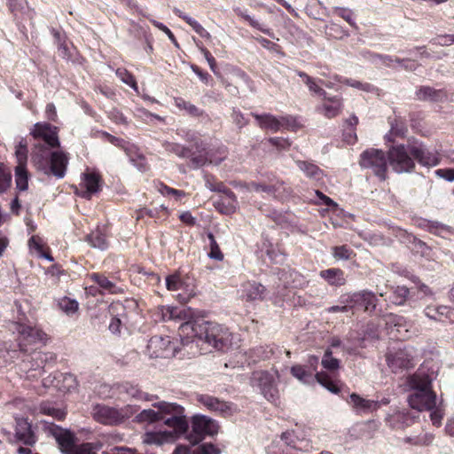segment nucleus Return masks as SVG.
<instances>
[{
	"mask_svg": "<svg viewBox=\"0 0 454 454\" xmlns=\"http://www.w3.org/2000/svg\"><path fill=\"white\" fill-rule=\"evenodd\" d=\"M34 138L42 140L48 147L41 144L35 145L32 160L36 168L46 175H53L63 178L68 164V156L62 151L51 152L50 148L59 145L58 129L49 123H35L31 131Z\"/></svg>",
	"mask_w": 454,
	"mask_h": 454,
	"instance_id": "obj_1",
	"label": "nucleus"
},
{
	"mask_svg": "<svg viewBox=\"0 0 454 454\" xmlns=\"http://www.w3.org/2000/svg\"><path fill=\"white\" fill-rule=\"evenodd\" d=\"M178 333L184 346L195 342L207 344L216 350H223L231 344V334L228 328L204 318L187 320L181 324Z\"/></svg>",
	"mask_w": 454,
	"mask_h": 454,
	"instance_id": "obj_2",
	"label": "nucleus"
},
{
	"mask_svg": "<svg viewBox=\"0 0 454 454\" xmlns=\"http://www.w3.org/2000/svg\"><path fill=\"white\" fill-rule=\"evenodd\" d=\"M153 407L154 409H145L139 412L136 416V421L154 423L162 420L165 426L176 432H187L189 423L183 406L161 401L153 403Z\"/></svg>",
	"mask_w": 454,
	"mask_h": 454,
	"instance_id": "obj_3",
	"label": "nucleus"
},
{
	"mask_svg": "<svg viewBox=\"0 0 454 454\" xmlns=\"http://www.w3.org/2000/svg\"><path fill=\"white\" fill-rule=\"evenodd\" d=\"M138 411L137 406L127 404L122 407L98 403L92 408L93 419L103 425L118 426L124 423Z\"/></svg>",
	"mask_w": 454,
	"mask_h": 454,
	"instance_id": "obj_4",
	"label": "nucleus"
},
{
	"mask_svg": "<svg viewBox=\"0 0 454 454\" xmlns=\"http://www.w3.org/2000/svg\"><path fill=\"white\" fill-rule=\"evenodd\" d=\"M411 149L412 144L397 145L389 148L387 159L395 173H411L415 169V159Z\"/></svg>",
	"mask_w": 454,
	"mask_h": 454,
	"instance_id": "obj_5",
	"label": "nucleus"
},
{
	"mask_svg": "<svg viewBox=\"0 0 454 454\" xmlns=\"http://www.w3.org/2000/svg\"><path fill=\"white\" fill-rule=\"evenodd\" d=\"M387 158L382 150L370 148L362 153L359 164L363 168L370 169L381 181L387 174Z\"/></svg>",
	"mask_w": 454,
	"mask_h": 454,
	"instance_id": "obj_6",
	"label": "nucleus"
},
{
	"mask_svg": "<svg viewBox=\"0 0 454 454\" xmlns=\"http://www.w3.org/2000/svg\"><path fill=\"white\" fill-rule=\"evenodd\" d=\"M192 433L187 435V439L192 445H196L206 435L217 434L219 426L215 420L205 415H194L192 419Z\"/></svg>",
	"mask_w": 454,
	"mask_h": 454,
	"instance_id": "obj_7",
	"label": "nucleus"
},
{
	"mask_svg": "<svg viewBox=\"0 0 454 454\" xmlns=\"http://www.w3.org/2000/svg\"><path fill=\"white\" fill-rule=\"evenodd\" d=\"M15 331L19 334V346L20 350L24 352L29 351V346L45 345L48 337L47 334L40 328L24 324H15Z\"/></svg>",
	"mask_w": 454,
	"mask_h": 454,
	"instance_id": "obj_8",
	"label": "nucleus"
},
{
	"mask_svg": "<svg viewBox=\"0 0 454 454\" xmlns=\"http://www.w3.org/2000/svg\"><path fill=\"white\" fill-rule=\"evenodd\" d=\"M43 427L44 432L55 439L63 454H69L74 450L75 437L69 430L49 421H43Z\"/></svg>",
	"mask_w": 454,
	"mask_h": 454,
	"instance_id": "obj_9",
	"label": "nucleus"
},
{
	"mask_svg": "<svg viewBox=\"0 0 454 454\" xmlns=\"http://www.w3.org/2000/svg\"><path fill=\"white\" fill-rule=\"evenodd\" d=\"M252 385L257 387L263 396L271 402L276 401L278 397V388L275 380V375L269 372H254L251 378Z\"/></svg>",
	"mask_w": 454,
	"mask_h": 454,
	"instance_id": "obj_10",
	"label": "nucleus"
},
{
	"mask_svg": "<svg viewBox=\"0 0 454 454\" xmlns=\"http://www.w3.org/2000/svg\"><path fill=\"white\" fill-rule=\"evenodd\" d=\"M415 350L411 347H404L395 352L387 354V363L393 372L400 370L409 369L414 365Z\"/></svg>",
	"mask_w": 454,
	"mask_h": 454,
	"instance_id": "obj_11",
	"label": "nucleus"
},
{
	"mask_svg": "<svg viewBox=\"0 0 454 454\" xmlns=\"http://www.w3.org/2000/svg\"><path fill=\"white\" fill-rule=\"evenodd\" d=\"M407 400L411 408L419 411L436 408V395L432 389L413 392L409 395Z\"/></svg>",
	"mask_w": 454,
	"mask_h": 454,
	"instance_id": "obj_12",
	"label": "nucleus"
},
{
	"mask_svg": "<svg viewBox=\"0 0 454 454\" xmlns=\"http://www.w3.org/2000/svg\"><path fill=\"white\" fill-rule=\"evenodd\" d=\"M197 401L209 411L225 417L232 415L236 411L231 403L209 395H200L197 396Z\"/></svg>",
	"mask_w": 454,
	"mask_h": 454,
	"instance_id": "obj_13",
	"label": "nucleus"
},
{
	"mask_svg": "<svg viewBox=\"0 0 454 454\" xmlns=\"http://www.w3.org/2000/svg\"><path fill=\"white\" fill-rule=\"evenodd\" d=\"M188 141H193L194 142V147L196 148L197 152L199 153L198 155L191 154L190 156V162L191 167L192 168H199L207 163H212L218 165L220 164L223 159L225 158V155L219 159H212L209 157L208 153L206 152V145L203 144V142L200 139H193L192 137H187L186 138Z\"/></svg>",
	"mask_w": 454,
	"mask_h": 454,
	"instance_id": "obj_14",
	"label": "nucleus"
},
{
	"mask_svg": "<svg viewBox=\"0 0 454 454\" xmlns=\"http://www.w3.org/2000/svg\"><path fill=\"white\" fill-rule=\"evenodd\" d=\"M155 315L162 321L192 320L191 309L181 307L160 306L157 308Z\"/></svg>",
	"mask_w": 454,
	"mask_h": 454,
	"instance_id": "obj_15",
	"label": "nucleus"
},
{
	"mask_svg": "<svg viewBox=\"0 0 454 454\" xmlns=\"http://www.w3.org/2000/svg\"><path fill=\"white\" fill-rule=\"evenodd\" d=\"M185 432L172 431H148L143 435V442L149 445L161 446L165 443L173 442Z\"/></svg>",
	"mask_w": 454,
	"mask_h": 454,
	"instance_id": "obj_16",
	"label": "nucleus"
},
{
	"mask_svg": "<svg viewBox=\"0 0 454 454\" xmlns=\"http://www.w3.org/2000/svg\"><path fill=\"white\" fill-rule=\"evenodd\" d=\"M15 439L16 442L27 446H32L36 442L35 434L32 429V425L27 419L15 417Z\"/></svg>",
	"mask_w": 454,
	"mask_h": 454,
	"instance_id": "obj_17",
	"label": "nucleus"
},
{
	"mask_svg": "<svg viewBox=\"0 0 454 454\" xmlns=\"http://www.w3.org/2000/svg\"><path fill=\"white\" fill-rule=\"evenodd\" d=\"M424 314L431 320L442 323H454V309L444 305H428Z\"/></svg>",
	"mask_w": 454,
	"mask_h": 454,
	"instance_id": "obj_18",
	"label": "nucleus"
},
{
	"mask_svg": "<svg viewBox=\"0 0 454 454\" xmlns=\"http://www.w3.org/2000/svg\"><path fill=\"white\" fill-rule=\"evenodd\" d=\"M252 115L256 120L260 128L270 130L271 132H277L281 129L288 126V120L286 117L277 118L276 116L270 114H252Z\"/></svg>",
	"mask_w": 454,
	"mask_h": 454,
	"instance_id": "obj_19",
	"label": "nucleus"
},
{
	"mask_svg": "<svg viewBox=\"0 0 454 454\" xmlns=\"http://www.w3.org/2000/svg\"><path fill=\"white\" fill-rule=\"evenodd\" d=\"M412 156L417 161L425 167H434L439 163L437 153L430 152L423 144H412Z\"/></svg>",
	"mask_w": 454,
	"mask_h": 454,
	"instance_id": "obj_20",
	"label": "nucleus"
},
{
	"mask_svg": "<svg viewBox=\"0 0 454 454\" xmlns=\"http://www.w3.org/2000/svg\"><path fill=\"white\" fill-rule=\"evenodd\" d=\"M348 403L356 414H368L380 408V403L374 400L365 399L356 393L349 395Z\"/></svg>",
	"mask_w": 454,
	"mask_h": 454,
	"instance_id": "obj_21",
	"label": "nucleus"
},
{
	"mask_svg": "<svg viewBox=\"0 0 454 454\" xmlns=\"http://www.w3.org/2000/svg\"><path fill=\"white\" fill-rule=\"evenodd\" d=\"M241 297L247 301H262L266 296V288L255 281H247L241 285Z\"/></svg>",
	"mask_w": 454,
	"mask_h": 454,
	"instance_id": "obj_22",
	"label": "nucleus"
},
{
	"mask_svg": "<svg viewBox=\"0 0 454 454\" xmlns=\"http://www.w3.org/2000/svg\"><path fill=\"white\" fill-rule=\"evenodd\" d=\"M342 109V98L339 96L327 97L324 102L317 106V111L328 119L339 115Z\"/></svg>",
	"mask_w": 454,
	"mask_h": 454,
	"instance_id": "obj_23",
	"label": "nucleus"
},
{
	"mask_svg": "<svg viewBox=\"0 0 454 454\" xmlns=\"http://www.w3.org/2000/svg\"><path fill=\"white\" fill-rule=\"evenodd\" d=\"M416 97L419 100L434 103H442L448 101V93L442 89H434L430 86H421L416 91Z\"/></svg>",
	"mask_w": 454,
	"mask_h": 454,
	"instance_id": "obj_24",
	"label": "nucleus"
},
{
	"mask_svg": "<svg viewBox=\"0 0 454 454\" xmlns=\"http://www.w3.org/2000/svg\"><path fill=\"white\" fill-rule=\"evenodd\" d=\"M170 343L168 336L155 335L152 337L147 344L149 356L151 357L166 356Z\"/></svg>",
	"mask_w": 454,
	"mask_h": 454,
	"instance_id": "obj_25",
	"label": "nucleus"
},
{
	"mask_svg": "<svg viewBox=\"0 0 454 454\" xmlns=\"http://www.w3.org/2000/svg\"><path fill=\"white\" fill-rule=\"evenodd\" d=\"M215 208L225 215L234 213L238 207L237 198L231 190H224V195H222L214 203Z\"/></svg>",
	"mask_w": 454,
	"mask_h": 454,
	"instance_id": "obj_26",
	"label": "nucleus"
},
{
	"mask_svg": "<svg viewBox=\"0 0 454 454\" xmlns=\"http://www.w3.org/2000/svg\"><path fill=\"white\" fill-rule=\"evenodd\" d=\"M81 185L85 188L81 196L85 199H90L91 195L98 192L100 189V176L95 172L83 174Z\"/></svg>",
	"mask_w": 454,
	"mask_h": 454,
	"instance_id": "obj_27",
	"label": "nucleus"
},
{
	"mask_svg": "<svg viewBox=\"0 0 454 454\" xmlns=\"http://www.w3.org/2000/svg\"><path fill=\"white\" fill-rule=\"evenodd\" d=\"M351 294L353 299H350L349 301L354 302L355 307L363 306L365 310H372L376 308L377 299L373 293L363 290Z\"/></svg>",
	"mask_w": 454,
	"mask_h": 454,
	"instance_id": "obj_28",
	"label": "nucleus"
},
{
	"mask_svg": "<svg viewBox=\"0 0 454 454\" xmlns=\"http://www.w3.org/2000/svg\"><path fill=\"white\" fill-rule=\"evenodd\" d=\"M387 424L394 429H402L412 423V418L408 411H396L386 418Z\"/></svg>",
	"mask_w": 454,
	"mask_h": 454,
	"instance_id": "obj_29",
	"label": "nucleus"
},
{
	"mask_svg": "<svg viewBox=\"0 0 454 454\" xmlns=\"http://www.w3.org/2000/svg\"><path fill=\"white\" fill-rule=\"evenodd\" d=\"M389 300L398 306L405 304L406 301H408L411 306H415L413 304L415 302L414 294L404 286H396L389 297Z\"/></svg>",
	"mask_w": 454,
	"mask_h": 454,
	"instance_id": "obj_30",
	"label": "nucleus"
},
{
	"mask_svg": "<svg viewBox=\"0 0 454 454\" xmlns=\"http://www.w3.org/2000/svg\"><path fill=\"white\" fill-rule=\"evenodd\" d=\"M408 385L413 392L432 389L430 377L427 374L422 372H416L411 375L408 379Z\"/></svg>",
	"mask_w": 454,
	"mask_h": 454,
	"instance_id": "obj_31",
	"label": "nucleus"
},
{
	"mask_svg": "<svg viewBox=\"0 0 454 454\" xmlns=\"http://www.w3.org/2000/svg\"><path fill=\"white\" fill-rule=\"evenodd\" d=\"M319 276L331 286H340L346 283L344 272L340 269L324 270L320 271Z\"/></svg>",
	"mask_w": 454,
	"mask_h": 454,
	"instance_id": "obj_32",
	"label": "nucleus"
},
{
	"mask_svg": "<svg viewBox=\"0 0 454 454\" xmlns=\"http://www.w3.org/2000/svg\"><path fill=\"white\" fill-rule=\"evenodd\" d=\"M91 281L97 283L105 292L109 294H120L123 289L117 286L115 283L110 281L106 276L100 273H92L88 277Z\"/></svg>",
	"mask_w": 454,
	"mask_h": 454,
	"instance_id": "obj_33",
	"label": "nucleus"
},
{
	"mask_svg": "<svg viewBox=\"0 0 454 454\" xmlns=\"http://www.w3.org/2000/svg\"><path fill=\"white\" fill-rule=\"evenodd\" d=\"M284 183L277 181L273 184H264V183H257V182H251L248 184V189L251 191H254L256 192H265L268 195H271L276 197L277 192H280V189L283 188L285 191Z\"/></svg>",
	"mask_w": 454,
	"mask_h": 454,
	"instance_id": "obj_34",
	"label": "nucleus"
},
{
	"mask_svg": "<svg viewBox=\"0 0 454 454\" xmlns=\"http://www.w3.org/2000/svg\"><path fill=\"white\" fill-rule=\"evenodd\" d=\"M352 298V294L348 293L340 296L339 304L328 307L325 309L326 313H347L355 308V303L349 301Z\"/></svg>",
	"mask_w": 454,
	"mask_h": 454,
	"instance_id": "obj_35",
	"label": "nucleus"
},
{
	"mask_svg": "<svg viewBox=\"0 0 454 454\" xmlns=\"http://www.w3.org/2000/svg\"><path fill=\"white\" fill-rule=\"evenodd\" d=\"M296 165L309 178L320 180L322 179L324 173L316 164L310 161L296 160Z\"/></svg>",
	"mask_w": 454,
	"mask_h": 454,
	"instance_id": "obj_36",
	"label": "nucleus"
},
{
	"mask_svg": "<svg viewBox=\"0 0 454 454\" xmlns=\"http://www.w3.org/2000/svg\"><path fill=\"white\" fill-rule=\"evenodd\" d=\"M174 13L177 15L179 18L184 20L188 25H190L192 29L200 36L203 38H210V34L203 27L201 24H200L196 20L193 18L184 14L181 10L178 8H174L173 10Z\"/></svg>",
	"mask_w": 454,
	"mask_h": 454,
	"instance_id": "obj_37",
	"label": "nucleus"
},
{
	"mask_svg": "<svg viewBox=\"0 0 454 454\" xmlns=\"http://www.w3.org/2000/svg\"><path fill=\"white\" fill-rule=\"evenodd\" d=\"M298 76L302 78L303 82L307 85L309 90L321 97L323 99H326V91L322 89L316 82V80L310 77L309 74L302 71H296Z\"/></svg>",
	"mask_w": 454,
	"mask_h": 454,
	"instance_id": "obj_38",
	"label": "nucleus"
},
{
	"mask_svg": "<svg viewBox=\"0 0 454 454\" xmlns=\"http://www.w3.org/2000/svg\"><path fill=\"white\" fill-rule=\"evenodd\" d=\"M291 374L302 384H311L314 382L315 375L306 370L302 365L296 364L291 367Z\"/></svg>",
	"mask_w": 454,
	"mask_h": 454,
	"instance_id": "obj_39",
	"label": "nucleus"
},
{
	"mask_svg": "<svg viewBox=\"0 0 454 454\" xmlns=\"http://www.w3.org/2000/svg\"><path fill=\"white\" fill-rule=\"evenodd\" d=\"M280 278L283 279L286 286L290 287H298L301 286L303 283L302 276L296 270L291 269L284 271Z\"/></svg>",
	"mask_w": 454,
	"mask_h": 454,
	"instance_id": "obj_40",
	"label": "nucleus"
},
{
	"mask_svg": "<svg viewBox=\"0 0 454 454\" xmlns=\"http://www.w3.org/2000/svg\"><path fill=\"white\" fill-rule=\"evenodd\" d=\"M87 240L90 243V245L95 248L106 250L108 247V242L106 238V235L102 233L99 230H96L95 231H92L90 235H88Z\"/></svg>",
	"mask_w": 454,
	"mask_h": 454,
	"instance_id": "obj_41",
	"label": "nucleus"
},
{
	"mask_svg": "<svg viewBox=\"0 0 454 454\" xmlns=\"http://www.w3.org/2000/svg\"><path fill=\"white\" fill-rule=\"evenodd\" d=\"M325 32L328 37L341 40L349 35L348 32L344 29L341 26L330 22L325 25Z\"/></svg>",
	"mask_w": 454,
	"mask_h": 454,
	"instance_id": "obj_42",
	"label": "nucleus"
},
{
	"mask_svg": "<svg viewBox=\"0 0 454 454\" xmlns=\"http://www.w3.org/2000/svg\"><path fill=\"white\" fill-rule=\"evenodd\" d=\"M15 182L17 189L26 191L28 187V173L25 166H16L15 168Z\"/></svg>",
	"mask_w": 454,
	"mask_h": 454,
	"instance_id": "obj_43",
	"label": "nucleus"
},
{
	"mask_svg": "<svg viewBox=\"0 0 454 454\" xmlns=\"http://www.w3.org/2000/svg\"><path fill=\"white\" fill-rule=\"evenodd\" d=\"M175 106L181 110H184L192 116H200L203 114V111L198 108L195 105L192 104L189 101L184 100L182 98H174Z\"/></svg>",
	"mask_w": 454,
	"mask_h": 454,
	"instance_id": "obj_44",
	"label": "nucleus"
},
{
	"mask_svg": "<svg viewBox=\"0 0 454 454\" xmlns=\"http://www.w3.org/2000/svg\"><path fill=\"white\" fill-rule=\"evenodd\" d=\"M334 79L339 82L344 83L349 87L356 88L360 90L370 92L374 90V87L372 84L367 82L364 83L351 78H345L340 75H335Z\"/></svg>",
	"mask_w": 454,
	"mask_h": 454,
	"instance_id": "obj_45",
	"label": "nucleus"
},
{
	"mask_svg": "<svg viewBox=\"0 0 454 454\" xmlns=\"http://www.w3.org/2000/svg\"><path fill=\"white\" fill-rule=\"evenodd\" d=\"M315 380L331 393L338 394L340 392L339 387L330 379L326 372H317Z\"/></svg>",
	"mask_w": 454,
	"mask_h": 454,
	"instance_id": "obj_46",
	"label": "nucleus"
},
{
	"mask_svg": "<svg viewBox=\"0 0 454 454\" xmlns=\"http://www.w3.org/2000/svg\"><path fill=\"white\" fill-rule=\"evenodd\" d=\"M102 448L99 442H85L74 447L69 454H97V451Z\"/></svg>",
	"mask_w": 454,
	"mask_h": 454,
	"instance_id": "obj_47",
	"label": "nucleus"
},
{
	"mask_svg": "<svg viewBox=\"0 0 454 454\" xmlns=\"http://www.w3.org/2000/svg\"><path fill=\"white\" fill-rule=\"evenodd\" d=\"M163 146L167 152L175 153L180 158H187L190 156V149L180 144L166 142L163 144Z\"/></svg>",
	"mask_w": 454,
	"mask_h": 454,
	"instance_id": "obj_48",
	"label": "nucleus"
},
{
	"mask_svg": "<svg viewBox=\"0 0 454 454\" xmlns=\"http://www.w3.org/2000/svg\"><path fill=\"white\" fill-rule=\"evenodd\" d=\"M333 352L327 348L323 356L321 364L323 367L328 371H337L340 367V360L333 357Z\"/></svg>",
	"mask_w": 454,
	"mask_h": 454,
	"instance_id": "obj_49",
	"label": "nucleus"
},
{
	"mask_svg": "<svg viewBox=\"0 0 454 454\" xmlns=\"http://www.w3.org/2000/svg\"><path fill=\"white\" fill-rule=\"evenodd\" d=\"M117 77L125 84L137 91V85L135 77L125 68H117L115 71Z\"/></svg>",
	"mask_w": 454,
	"mask_h": 454,
	"instance_id": "obj_50",
	"label": "nucleus"
},
{
	"mask_svg": "<svg viewBox=\"0 0 454 454\" xmlns=\"http://www.w3.org/2000/svg\"><path fill=\"white\" fill-rule=\"evenodd\" d=\"M12 184V174L8 168L0 164V194L7 191Z\"/></svg>",
	"mask_w": 454,
	"mask_h": 454,
	"instance_id": "obj_51",
	"label": "nucleus"
},
{
	"mask_svg": "<svg viewBox=\"0 0 454 454\" xmlns=\"http://www.w3.org/2000/svg\"><path fill=\"white\" fill-rule=\"evenodd\" d=\"M62 383L59 387L65 392H71L76 389L78 382L76 377L71 373L62 374Z\"/></svg>",
	"mask_w": 454,
	"mask_h": 454,
	"instance_id": "obj_52",
	"label": "nucleus"
},
{
	"mask_svg": "<svg viewBox=\"0 0 454 454\" xmlns=\"http://www.w3.org/2000/svg\"><path fill=\"white\" fill-rule=\"evenodd\" d=\"M207 239H209V247L210 251L208 253V257L216 261H223V254L220 250V247L213 235V233H207Z\"/></svg>",
	"mask_w": 454,
	"mask_h": 454,
	"instance_id": "obj_53",
	"label": "nucleus"
},
{
	"mask_svg": "<svg viewBox=\"0 0 454 454\" xmlns=\"http://www.w3.org/2000/svg\"><path fill=\"white\" fill-rule=\"evenodd\" d=\"M59 307L62 311L70 315L77 311L79 305L75 300L63 297L59 301Z\"/></svg>",
	"mask_w": 454,
	"mask_h": 454,
	"instance_id": "obj_54",
	"label": "nucleus"
},
{
	"mask_svg": "<svg viewBox=\"0 0 454 454\" xmlns=\"http://www.w3.org/2000/svg\"><path fill=\"white\" fill-rule=\"evenodd\" d=\"M40 411L42 413L50 415L59 420H62L66 417V412L63 410L56 409L47 403L41 404Z\"/></svg>",
	"mask_w": 454,
	"mask_h": 454,
	"instance_id": "obj_55",
	"label": "nucleus"
},
{
	"mask_svg": "<svg viewBox=\"0 0 454 454\" xmlns=\"http://www.w3.org/2000/svg\"><path fill=\"white\" fill-rule=\"evenodd\" d=\"M392 323H394V327L395 331L398 333V335L395 336L396 338L405 339L409 337V334H407L408 330L405 328L404 319L402 317H393Z\"/></svg>",
	"mask_w": 454,
	"mask_h": 454,
	"instance_id": "obj_56",
	"label": "nucleus"
},
{
	"mask_svg": "<svg viewBox=\"0 0 454 454\" xmlns=\"http://www.w3.org/2000/svg\"><path fill=\"white\" fill-rule=\"evenodd\" d=\"M430 43L436 46H450L454 44V34L438 35L430 40Z\"/></svg>",
	"mask_w": 454,
	"mask_h": 454,
	"instance_id": "obj_57",
	"label": "nucleus"
},
{
	"mask_svg": "<svg viewBox=\"0 0 454 454\" xmlns=\"http://www.w3.org/2000/svg\"><path fill=\"white\" fill-rule=\"evenodd\" d=\"M192 454H222V450L212 443H203L195 449Z\"/></svg>",
	"mask_w": 454,
	"mask_h": 454,
	"instance_id": "obj_58",
	"label": "nucleus"
},
{
	"mask_svg": "<svg viewBox=\"0 0 454 454\" xmlns=\"http://www.w3.org/2000/svg\"><path fill=\"white\" fill-rule=\"evenodd\" d=\"M352 250L347 246L334 247L333 248V255L336 260H348L350 258Z\"/></svg>",
	"mask_w": 454,
	"mask_h": 454,
	"instance_id": "obj_59",
	"label": "nucleus"
},
{
	"mask_svg": "<svg viewBox=\"0 0 454 454\" xmlns=\"http://www.w3.org/2000/svg\"><path fill=\"white\" fill-rule=\"evenodd\" d=\"M407 132V129L403 124H395L391 126V129L388 134L386 135L387 141H393L394 137H404Z\"/></svg>",
	"mask_w": 454,
	"mask_h": 454,
	"instance_id": "obj_60",
	"label": "nucleus"
},
{
	"mask_svg": "<svg viewBox=\"0 0 454 454\" xmlns=\"http://www.w3.org/2000/svg\"><path fill=\"white\" fill-rule=\"evenodd\" d=\"M125 391L128 395H129L131 397L138 399V400H145L149 401V395L146 393H144L140 391L137 387L132 385H127L124 387Z\"/></svg>",
	"mask_w": 454,
	"mask_h": 454,
	"instance_id": "obj_61",
	"label": "nucleus"
},
{
	"mask_svg": "<svg viewBox=\"0 0 454 454\" xmlns=\"http://www.w3.org/2000/svg\"><path fill=\"white\" fill-rule=\"evenodd\" d=\"M334 12L338 16L346 20L351 27H356V22L353 19V13L350 10L342 7H336Z\"/></svg>",
	"mask_w": 454,
	"mask_h": 454,
	"instance_id": "obj_62",
	"label": "nucleus"
},
{
	"mask_svg": "<svg viewBox=\"0 0 454 454\" xmlns=\"http://www.w3.org/2000/svg\"><path fill=\"white\" fill-rule=\"evenodd\" d=\"M15 154L18 162L17 166L22 165L26 167V162L27 159V149L26 145H23L22 142H20L16 149Z\"/></svg>",
	"mask_w": 454,
	"mask_h": 454,
	"instance_id": "obj_63",
	"label": "nucleus"
},
{
	"mask_svg": "<svg viewBox=\"0 0 454 454\" xmlns=\"http://www.w3.org/2000/svg\"><path fill=\"white\" fill-rule=\"evenodd\" d=\"M166 286L169 291H176L183 286V282L179 276L171 275L166 278Z\"/></svg>",
	"mask_w": 454,
	"mask_h": 454,
	"instance_id": "obj_64",
	"label": "nucleus"
}]
</instances>
